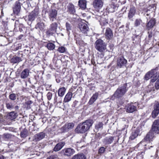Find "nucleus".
Listing matches in <instances>:
<instances>
[{"mask_svg":"<svg viewBox=\"0 0 159 159\" xmlns=\"http://www.w3.org/2000/svg\"><path fill=\"white\" fill-rule=\"evenodd\" d=\"M93 123L92 120H88L80 124L75 129V131L78 133H84L90 129Z\"/></svg>","mask_w":159,"mask_h":159,"instance_id":"obj_1","label":"nucleus"},{"mask_svg":"<svg viewBox=\"0 0 159 159\" xmlns=\"http://www.w3.org/2000/svg\"><path fill=\"white\" fill-rule=\"evenodd\" d=\"M127 84H125L123 86L119 87L111 96V99L114 100L115 98H118L122 97L127 90L126 89Z\"/></svg>","mask_w":159,"mask_h":159,"instance_id":"obj_2","label":"nucleus"},{"mask_svg":"<svg viewBox=\"0 0 159 159\" xmlns=\"http://www.w3.org/2000/svg\"><path fill=\"white\" fill-rule=\"evenodd\" d=\"M158 68V67H157L155 69H152L148 72L145 75V80H147L151 78V82H154L159 76V73H158L157 71Z\"/></svg>","mask_w":159,"mask_h":159,"instance_id":"obj_3","label":"nucleus"},{"mask_svg":"<svg viewBox=\"0 0 159 159\" xmlns=\"http://www.w3.org/2000/svg\"><path fill=\"white\" fill-rule=\"evenodd\" d=\"M96 49L101 52H103L107 50V43L100 39L97 40L94 43Z\"/></svg>","mask_w":159,"mask_h":159,"instance_id":"obj_4","label":"nucleus"},{"mask_svg":"<svg viewBox=\"0 0 159 159\" xmlns=\"http://www.w3.org/2000/svg\"><path fill=\"white\" fill-rule=\"evenodd\" d=\"M57 27V23H52L50 25L49 28L46 31V34L49 36L53 35L56 33Z\"/></svg>","mask_w":159,"mask_h":159,"instance_id":"obj_5","label":"nucleus"},{"mask_svg":"<svg viewBox=\"0 0 159 159\" xmlns=\"http://www.w3.org/2000/svg\"><path fill=\"white\" fill-rule=\"evenodd\" d=\"M50 20L53 21L57 19V11L55 9H51L48 12Z\"/></svg>","mask_w":159,"mask_h":159,"instance_id":"obj_6","label":"nucleus"},{"mask_svg":"<svg viewBox=\"0 0 159 159\" xmlns=\"http://www.w3.org/2000/svg\"><path fill=\"white\" fill-rule=\"evenodd\" d=\"M79 27L81 32L88 35L89 31V29L87 24L83 22L80 23Z\"/></svg>","mask_w":159,"mask_h":159,"instance_id":"obj_7","label":"nucleus"},{"mask_svg":"<svg viewBox=\"0 0 159 159\" xmlns=\"http://www.w3.org/2000/svg\"><path fill=\"white\" fill-rule=\"evenodd\" d=\"M156 134L154 133L153 132L150 130L148 133L147 134L146 136L144 138V139L139 144L138 146L139 147L142 145L144 141H151L152 139L154 137L155 134Z\"/></svg>","mask_w":159,"mask_h":159,"instance_id":"obj_8","label":"nucleus"},{"mask_svg":"<svg viewBox=\"0 0 159 159\" xmlns=\"http://www.w3.org/2000/svg\"><path fill=\"white\" fill-rule=\"evenodd\" d=\"M151 130L156 134H159V119L154 121Z\"/></svg>","mask_w":159,"mask_h":159,"instance_id":"obj_9","label":"nucleus"},{"mask_svg":"<svg viewBox=\"0 0 159 159\" xmlns=\"http://www.w3.org/2000/svg\"><path fill=\"white\" fill-rule=\"evenodd\" d=\"M127 63V60L123 57L118 58L117 60V65L120 68L125 66Z\"/></svg>","mask_w":159,"mask_h":159,"instance_id":"obj_10","label":"nucleus"},{"mask_svg":"<svg viewBox=\"0 0 159 159\" xmlns=\"http://www.w3.org/2000/svg\"><path fill=\"white\" fill-rule=\"evenodd\" d=\"M38 14V11L35 10L32 11L28 16L27 20L30 21L34 20Z\"/></svg>","mask_w":159,"mask_h":159,"instance_id":"obj_11","label":"nucleus"},{"mask_svg":"<svg viewBox=\"0 0 159 159\" xmlns=\"http://www.w3.org/2000/svg\"><path fill=\"white\" fill-rule=\"evenodd\" d=\"M20 3L18 1L16 2L13 7V12L14 14L17 15L20 11Z\"/></svg>","mask_w":159,"mask_h":159,"instance_id":"obj_12","label":"nucleus"},{"mask_svg":"<svg viewBox=\"0 0 159 159\" xmlns=\"http://www.w3.org/2000/svg\"><path fill=\"white\" fill-rule=\"evenodd\" d=\"M103 2L102 0H94L93 3L95 9H98L101 8L103 6Z\"/></svg>","mask_w":159,"mask_h":159,"instance_id":"obj_13","label":"nucleus"},{"mask_svg":"<svg viewBox=\"0 0 159 159\" xmlns=\"http://www.w3.org/2000/svg\"><path fill=\"white\" fill-rule=\"evenodd\" d=\"M105 35L107 39H111L113 37V33L111 29L107 28L106 30Z\"/></svg>","mask_w":159,"mask_h":159,"instance_id":"obj_14","label":"nucleus"},{"mask_svg":"<svg viewBox=\"0 0 159 159\" xmlns=\"http://www.w3.org/2000/svg\"><path fill=\"white\" fill-rule=\"evenodd\" d=\"M64 152V155L67 156H70L75 152V150L71 148H67L62 150Z\"/></svg>","mask_w":159,"mask_h":159,"instance_id":"obj_15","label":"nucleus"},{"mask_svg":"<svg viewBox=\"0 0 159 159\" xmlns=\"http://www.w3.org/2000/svg\"><path fill=\"white\" fill-rule=\"evenodd\" d=\"M45 136V133L41 132L37 134L34 136V139L36 141H38L43 139Z\"/></svg>","mask_w":159,"mask_h":159,"instance_id":"obj_16","label":"nucleus"},{"mask_svg":"<svg viewBox=\"0 0 159 159\" xmlns=\"http://www.w3.org/2000/svg\"><path fill=\"white\" fill-rule=\"evenodd\" d=\"M156 23V20L155 19L152 18L149 21H147L146 25L147 29L149 30L152 28Z\"/></svg>","mask_w":159,"mask_h":159,"instance_id":"obj_17","label":"nucleus"},{"mask_svg":"<svg viewBox=\"0 0 159 159\" xmlns=\"http://www.w3.org/2000/svg\"><path fill=\"white\" fill-rule=\"evenodd\" d=\"M126 107V111L128 113H132L136 110V107L133 104H128Z\"/></svg>","mask_w":159,"mask_h":159,"instance_id":"obj_18","label":"nucleus"},{"mask_svg":"<svg viewBox=\"0 0 159 159\" xmlns=\"http://www.w3.org/2000/svg\"><path fill=\"white\" fill-rule=\"evenodd\" d=\"M67 11L71 14H75L76 10L74 5L72 3H69L67 6Z\"/></svg>","mask_w":159,"mask_h":159,"instance_id":"obj_19","label":"nucleus"},{"mask_svg":"<svg viewBox=\"0 0 159 159\" xmlns=\"http://www.w3.org/2000/svg\"><path fill=\"white\" fill-rule=\"evenodd\" d=\"M65 143L64 142H61L57 144L54 147L53 150L55 152L60 150L64 146Z\"/></svg>","mask_w":159,"mask_h":159,"instance_id":"obj_20","label":"nucleus"},{"mask_svg":"<svg viewBox=\"0 0 159 159\" xmlns=\"http://www.w3.org/2000/svg\"><path fill=\"white\" fill-rule=\"evenodd\" d=\"M29 70L28 69H25L23 70L20 74V77L22 79L27 78L29 75Z\"/></svg>","mask_w":159,"mask_h":159,"instance_id":"obj_21","label":"nucleus"},{"mask_svg":"<svg viewBox=\"0 0 159 159\" xmlns=\"http://www.w3.org/2000/svg\"><path fill=\"white\" fill-rule=\"evenodd\" d=\"M74 126V124L73 123H69L67 124H66L62 128V130L64 131H68L70 129H72Z\"/></svg>","mask_w":159,"mask_h":159,"instance_id":"obj_22","label":"nucleus"},{"mask_svg":"<svg viewBox=\"0 0 159 159\" xmlns=\"http://www.w3.org/2000/svg\"><path fill=\"white\" fill-rule=\"evenodd\" d=\"M72 95L73 94L71 92H68L65 96L63 102L66 103L70 101L71 100Z\"/></svg>","mask_w":159,"mask_h":159,"instance_id":"obj_23","label":"nucleus"},{"mask_svg":"<svg viewBox=\"0 0 159 159\" xmlns=\"http://www.w3.org/2000/svg\"><path fill=\"white\" fill-rule=\"evenodd\" d=\"M114 140L112 136L107 137L104 139L103 142L105 144H110L112 143Z\"/></svg>","mask_w":159,"mask_h":159,"instance_id":"obj_24","label":"nucleus"},{"mask_svg":"<svg viewBox=\"0 0 159 159\" xmlns=\"http://www.w3.org/2000/svg\"><path fill=\"white\" fill-rule=\"evenodd\" d=\"M22 61V58L17 56L13 57L11 60V62L14 64L18 63Z\"/></svg>","mask_w":159,"mask_h":159,"instance_id":"obj_25","label":"nucleus"},{"mask_svg":"<svg viewBox=\"0 0 159 159\" xmlns=\"http://www.w3.org/2000/svg\"><path fill=\"white\" fill-rule=\"evenodd\" d=\"M78 6L83 9L86 8V2L85 0H79L78 2Z\"/></svg>","mask_w":159,"mask_h":159,"instance_id":"obj_26","label":"nucleus"},{"mask_svg":"<svg viewBox=\"0 0 159 159\" xmlns=\"http://www.w3.org/2000/svg\"><path fill=\"white\" fill-rule=\"evenodd\" d=\"M98 96V94L96 93L93 94L91 98L90 99L89 102V105H92L97 99Z\"/></svg>","mask_w":159,"mask_h":159,"instance_id":"obj_27","label":"nucleus"},{"mask_svg":"<svg viewBox=\"0 0 159 159\" xmlns=\"http://www.w3.org/2000/svg\"><path fill=\"white\" fill-rule=\"evenodd\" d=\"M136 12L135 8L134 7H132L128 14V17L129 18H131L135 15Z\"/></svg>","mask_w":159,"mask_h":159,"instance_id":"obj_28","label":"nucleus"},{"mask_svg":"<svg viewBox=\"0 0 159 159\" xmlns=\"http://www.w3.org/2000/svg\"><path fill=\"white\" fill-rule=\"evenodd\" d=\"M139 132L138 129H136L134 131L132 132L131 135L129 137L130 139L132 140L134 139L139 135Z\"/></svg>","mask_w":159,"mask_h":159,"instance_id":"obj_29","label":"nucleus"},{"mask_svg":"<svg viewBox=\"0 0 159 159\" xmlns=\"http://www.w3.org/2000/svg\"><path fill=\"white\" fill-rule=\"evenodd\" d=\"M72 159H86V157L83 153L78 154L74 156Z\"/></svg>","mask_w":159,"mask_h":159,"instance_id":"obj_30","label":"nucleus"},{"mask_svg":"<svg viewBox=\"0 0 159 159\" xmlns=\"http://www.w3.org/2000/svg\"><path fill=\"white\" fill-rule=\"evenodd\" d=\"M17 116V113L14 111L10 112L8 115L9 118L11 120L15 119Z\"/></svg>","mask_w":159,"mask_h":159,"instance_id":"obj_31","label":"nucleus"},{"mask_svg":"<svg viewBox=\"0 0 159 159\" xmlns=\"http://www.w3.org/2000/svg\"><path fill=\"white\" fill-rule=\"evenodd\" d=\"M35 28L37 29H39L40 30H43L44 28V23L42 22H38L36 25Z\"/></svg>","mask_w":159,"mask_h":159,"instance_id":"obj_32","label":"nucleus"},{"mask_svg":"<svg viewBox=\"0 0 159 159\" xmlns=\"http://www.w3.org/2000/svg\"><path fill=\"white\" fill-rule=\"evenodd\" d=\"M66 91V89L65 87H62L60 88L58 90V95L59 96L62 97L64 95Z\"/></svg>","mask_w":159,"mask_h":159,"instance_id":"obj_33","label":"nucleus"},{"mask_svg":"<svg viewBox=\"0 0 159 159\" xmlns=\"http://www.w3.org/2000/svg\"><path fill=\"white\" fill-rule=\"evenodd\" d=\"M66 26L67 32L68 34H69L70 33V31L72 30V26L70 23L68 22H66Z\"/></svg>","mask_w":159,"mask_h":159,"instance_id":"obj_34","label":"nucleus"},{"mask_svg":"<svg viewBox=\"0 0 159 159\" xmlns=\"http://www.w3.org/2000/svg\"><path fill=\"white\" fill-rule=\"evenodd\" d=\"M46 47L49 50H52L55 49V45L52 43H49L47 44Z\"/></svg>","mask_w":159,"mask_h":159,"instance_id":"obj_35","label":"nucleus"},{"mask_svg":"<svg viewBox=\"0 0 159 159\" xmlns=\"http://www.w3.org/2000/svg\"><path fill=\"white\" fill-rule=\"evenodd\" d=\"M103 124L101 122H99L95 125V129L97 131L100 129H102L103 128Z\"/></svg>","mask_w":159,"mask_h":159,"instance_id":"obj_36","label":"nucleus"},{"mask_svg":"<svg viewBox=\"0 0 159 159\" xmlns=\"http://www.w3.org/2000/svg\"><path fill=\"white\" fill-rule=\"evenodd\" d=\"M6 108L10 110H11L14 108V105L11 102H7L6 103Z\"/></svg>","mask_w":159,"mask_h":159,"instance_id":"obj_37","label":"nucleus"},{"mask_svg":"<svg viewBox=\"0 0 159 159\" xmlns=\"http://www.w3.org/2000/svg\"><path fill=\"white\" fill-rule=\"evenodd\" d=\"M28 133V131L26 129H24L20 133V136L22 138L26 137Z\"/></svg>","mask_w":159,"mask_h":159,"instance_id":"obj_38","label":"nucleus"},{"mask_svg":"<svg viewBox=\"0 0 159 159\" xmlns=\"http://www.w3.org/2000/svg\"><path fill=\"white\" fill-rule=\"evenodd\" d=\"M17 94L15 93H12L9 96V99L12 101H14L17 98Z\"/></svg>","mask_w":159,"mask_h":159,"instance_id":"obj_39","label":"nucleus"},{"mask_svg":"<svg viewBox=\"0 0 159 159\" xmlns=\"http://www.w3.org/2000/svg\"><path fill=\"white\" fill-rule=\"evenodd\" d=\"M159 113V111L158 110L154 109L152 113V117L155 118L158 115Z\"/></svg>","mask_w":159,"mask_h":159,"instance_id":"obj_40","label":"nucleus"},{"mask_svg":"<svg viewBox=\"0 0 159 159\" xmlns=\"http://www.w3.org/2000/svg\"><path fill=\"white\" fill-rule=\"evenodd\" d=\"M142 23V20L140 19H137L134 22V26L136 27L139 26Z\"/></svg>","mask_w":159,"mask_h":159,"instance_id":"obj_41","label":"nucleus"},{"mask_svg":"<svg viewBox=\"0 0 159 159\" xmlns=\"http://www.w3.org/2000/svg\"><path fill=\"white\" fill-rule=\"evenodd\" d=\"M144 154V152H139L136 158L138 159H141L143 158Z\"/></svg>","mask_w":159,"mask_h":159,"instance_id":"obj_42","label":"nucleus"},{"mask_svg":"<svg viewBox=\"0 0 159 159\" xmlns=\"http://www.w3.org/2000/svg\"><path fill=\"white\" fill-rule=\"evenodd\" d=\"M154 90V88L153 85H149L148 86V89L147 90L148 93L153 92Z\"/></svg>","mask_w":159,"mask_h":159,"instance_id":"obj_43","label":"nucleus"},{"mask_svg":"<svg viewBox=\"0 0 159 159\" xmlns=\"http://www.w3.org/2000/svg\"><path fill=\"white\" fill-rule=\"evenodd\" d=\"M105 151V148L103 147H101L99 149L98 153L100 154H102Z\"/></svg>","mask_w":159,"mask_h":159,"instance_id":"obj_44","label":"nucleus"},{"mask_svg":"<svg viewBox=\"0 0 159 159\" xmlns=\"http://www.w3.org/2000/svg\"><path fill=\"white\" fill-rule=\"evenodd\" d=\"M58 51L60 53H62L64 52L65 51L66 49L64 47L61 46L58 48Z\"/></svg>","mask_w":159,"mask_h":159,"instance_id":"obj_45","label":"nucleus"},{"mask_svg":"<svg viewBox=\"0 0 159 159\" xmlns=\"http://www.w3.org/2000/svg\"><path fill=\"white\" fill-rule=\"evenodd\" d=\"M154 109L158 110L159 111V102H155V105L154 106Z\"/></svg>","mask_w":159,"mask_h":159,"instance_id":"obj_46","label":"nucleus"},{"mask_svg":"<svg viewBox=\"0 0 159 159\" xmlns=\"http://www.w3.org/2000/svg\"><path fill=\"white\" fill-rule=\"evenodd\" d=\"M52 93L51 92H49L47 95V98L48 100H50L52 98Z\"/></svg>","mask_w":159,"mask_h":159,"instance_id":"obj_47","label":"nucleus"},{"mask_svg":"<svg viewBox=\"0 0 159 159\" xmlns=\"http://www.w3.org/2000/svg\"><path fill=\"white\" fill-rule=\"evenodd\" d=\"M155 86L156 89H159V79L156 82Z\"/></svg>","mask_w":159,"mask_h":159,"instance_id":"obj_48","label":"nucleus"},{"mask_svg":"<svg viewBox=\"0 0 159 159\" xmlns=\"http://www.w3.org/2000/svg\"><path fill=\"white\" fill-rule=\"evenodd\" d=\"M58 158V156L57 155L55 154L51 155L50 156V157L48 158L47 159H55Z\"/></svg>","mask_w":159,"mask_h":159,"instance_id":"obj_49","label":"nucleus"},{"mask_svg":"<svg viewBox=\"0 0 159 159\" xmlns=\"http://www.w3.org/2000/svg\"><path fill=\"white\" fill-rule=\"evenodd\" d=\"M33 103V102L30 100H28L25 102V104L27 105V107H30V106Z\"/></svg>","mask_w":159,"mask_h":159,"instance_id":"obj_50","label":"nucleus"},{"mask_svg":"<svg viewBox=\"0 0 159 159\" xmlns=\"http://www.w3.org/2000/svg\"><path fill=\"white\" fill-rule=\"evenodd\" d=\"M148 38H149V39H151L152 38V37L153 34H152V32L151 31H149L148 32Z\"/></svg>","mask_w":159,"mask_h":159,"instance_id":"obj_51","label":"nucleus"},{"mask_svg":"<svg viewBox=\"0 0 159 159\" xmlns=\"http://www.w3.org/2000/svg\"><path fill=\"white\" fill-rule=\"evenodd\" d=\"M78 102L75 100L74 102L73 103L72 105V106L74 107H75L77 105V104Z\"/></svg>","mask_w":159,"mask_h":159,"instance_id":"obj_52","label":"nucleus"},{"mask_svg":"<svg viewBox=\"0 0 159 159\" xmlns=\"http://www.w3.org/2000/svg\"><path fill=\"white\" fill-rule=\"evenodd\" d=\"M62 102V99L61 98H60L57 101V102H56L55 104H57L58 103H61Z\"/></svg>","mask_w":159,"mask_h":159,"instance_id":"obj_53","label":"nucleus"},{"mask_svg":"<svg viewBox=\"0 0 159 159\" xmlns=\"http://www.w3.org/2000/svg\"><path fill=\"white\" fill-rule=\"evenodd\" d=\"M57 95L55 94V97L54 98V103L55 104L56 102H57Z\"/></svg>","mask_w":159,"mask_h":159,"instance_id":"obj_54","label":"nucleus"},{"mask_svg":"<svg viewBox=\"0 0 159 159\" xmlns=\"http://www.w3.org/2000/svg\"><path fill=\"white\" fill-rule=\"evenodd\" d=\"M4 136L6 138H9V135L8 134H4Z\"/></svg>","mask_w":159,"mask_h":159,"instance_id":"obj_55","label":"nucleus"},{"mask_svg":"<svg viewBox=\"0 0 159 159\" xmlns=\"http://www.w3.org/2000/svg\"><path fill=\"white\" fill-rule=\"evenodd\" d=\"M149 16V14H146V19L147 20H148V19H150V17H148Z\"/></svg>","mask_w":159,"mask_h":159,"instance_id":"obj_56","label":"nucleus"},{"mask_svg":"<svg viewBox=\"0 0 159 159\" xmlns=\"http://www.w3.org/2000/svg\"><path fill=\"white\" fill-rule=\"evenodd\" d=\"M23 37V35H20L19 37H18V39H21Z\"/></svg>","mask_w":159,"mask_h":159,"instance_id":"obj_57","label":"nucleus"},{"mask_svg":"<svg viewBox=\"0 0 159 159\" xmlns=\"http://www.w3.org/2000/svg\"><path fill=\"white\" fill-rule=\"evenodd\" d=\"M15 109L16 110H17L19 108V107L18 106H16L15 107Z\"/></svg>","mask_w":159,"mask_h":159,"instance_id":"obj_58","label":"nucleus"},{"mask_svg":"<svg viewBox=\"0 0 159 159\" xmlns=\"http://www.w3.org/2000/svg\"><path fill=\"white\" fill-rule=\"evenodd\" d=\"M19 31L20 32H22L23 31V29L22 28H19Z\"/></svg>","mask_w":159,"mask_h":159,"instance_id":"obj_59","label":"nucleus"},{"mask_svg":"<svg viewBox=\"0 0 159 159\" xmlns=\"http://www.w3.org/2000/svg\"><path fill=\"white\" fill-rule=\"evenodd\" d=\"M3 158H4L1 155L0 156V159H3Z\"/></svg>","mask_w":159,"mask_h":159,"instance_id":"obj_60","label":"nucleus"},{"mask_svg":"<svg viewBox=\"0 0 159 159\" xmlns=\"http://www.w3.org/2000/svg\"><path fill=\"white\" fill-rule=\"evenodd\" d=\"M155 158H157V155H156V154L155 155Z\"/></svg>","mask_w":159,"mask_h":159,"instance_id":"obj_61","label":"nucleus"},{"mask_svg":"<svg viewBox=\"0 0 159 159\" xmlns=\"http://www.w3.org/2000/svg\"><path fill=\"white\" fill-rule=\"evenodd\" d=\"M34 125V124H33V125Z\"/></svg>","mask_w":159,"mask_h":159,"instance_id":"obj_62","label":"nucleus"},{"mask_svg":"<svg viewBox=\"0 0 159 159\" xmlns=\"http://www.w3.org/2000/svg\"><path fill=\"white\" fill-rule=\"evenodd\" d=\"M158 67H159V66H158Z\"/></svg>","mask_w":159,"mask_h":159,"instance_id":"obj_63","label":"nucleus"}]
</instances>
